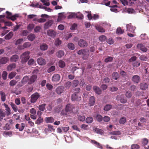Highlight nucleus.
<instances>
[{
    "label": "nucleus",
    "instance_id": "0e129e2a",
    "mask_svg": "<svg viewBox=\"0 0 149 149\" xmlns=\"http://www.w3.org/2000/svg\"><path fill=\"white\" fill-rule=\"evenodd\" d=\"M7 75V72L5 71H4L2 74V78L4 80H5L6 79Z\"/></svg>",
    "mask_w": 149,
    "mask_h": 149
},
{
    "label": "nucleus",
    "instance_id": "f8f14e48",
    "mask_svg": "<svg viewBox=\"0 0 149 149\" xmlns=\"http://www.w3.org/2000/svg\"><path fill=\"white\" fill-rule=\"evenodd\" d=\"M148 141L146 138H144L142 139V144L143 146H144V148L146 149H149V146H147L148 143Z\"/></svg>",
    "mask_w": 149,
    "mask_h": 149
},
{
    "label": "nucleus",
    "instance_id": "de8ad7c7",
    "mask_svg": "<svg viewBox=\"0 0 149 149\" xmlns=\"http://www.w3.org/2000/svg\"><path fill=\"white\" fill-rule=\"evenodd\" d=\"M61 43V40H59L58 38H57L56 39L55 42V45L56 46H58L60 45Z\"/></svg>",
    "mask_w": 149,
    "mask_h": 149
},
{
    "label": "nucleus",
    "instance_id": "0eeeda50",
    "mask_svg": "<svg viewBox=\"0 0 149 149\" xmlns=\"http://www.w3.org/2000/svg\"><path fill=\"white\" fill-rule=\"evenodd\" d=\"M120 1L124 6H131L134 4V3L131 1V0H120Z\"/></svg>",
    "mask_w": 149,
    "mask_h": 149
},
{
    "label": "nucleus",
    "instance_id": "052dcab7",
    "mask_svg": "<svg viewBox=\"0 0 149 149\" xmlns=\"http://www.w3.org/2000/svg\"><path fill=\"white\" fill-rule=\"evenodd\" d=\"M124 97V95L122 94L121 95H118L116 97V99L117 100H119L120 101Z\"/></svg>",
    "mask_w": 149,
    "mask_h": 149
},
{
    "label": "nucleus",
    "instance_id": "7c9ffc66",
    "mask_svg": "<svg viewBox=\"0 0 149 149\" xmlns=\"http://www.w3.org/2000/svg\"><path fill=\"white\" fill-rule=\"evenodd\" d=\"M19 15L18 14H16L9 17H6V18L9 19H10L12 21H14L16 19L17 17H19Z\"/></svg>",
    "mask_w": 149,
    "mask_h": 149
},
{
    "label": "nucleus",
    "instance_id": "aec40b11",
    "mask_svg": "<svg viewBox=\"0 0 149 149\" xmlns=\"http://www.w3.org/2000/svg\"><path fill=\"white\" fill-rule=\"evenodd\" d=\"M9 61V58L7 57H3L0 59V63L5 64Z\"/></svg>",
    "mask_w": 149,
    "mask_h": 149
},
{
    "label": "nucleus",
    "instance_id": "423d86ee",
    "mask_svg": "<svg viewBox=\"0 0 149 149\" xmlns=\"http://www.w3.org/2000/svg\"><path fill=\"white\" fill-rule=\"evenodd\" d=\"M138 49L140 50L141 51L146 52L148 50L147 47L145 46L143 44L140 43L138 44L137 46Z\"/></svg>",
    "mask_w": 149,
    "mask_h": 149
},
{
    "label": "nucleus",
    "instance_id": "a19ab883",
    "mask_svg": "<svg viewBox=\"0 0 149 149\" xmlns=\"http://www.w3.org/2000/svg\"><path fill=\"white\" fill-rule=\"evenodd\" d=\"M77 14L74 13H71L68 17V19H70L72 18L76 17Z\"/></svg>",
    "mask_w": 149,
    "mask_h": 149
},
{
    "label": "nucleus",
    "instance_id": "8fccbe9b",
    "mask_svg": "<svg viewBox=\"0 0 149 149\" xmlns=\"http://www.w3.org/2000/svg\"><path fill=\"white\" fill-rule=\"evenodd\" d=\"M46 104H45L40 105L39 107V109L42 111H43L45 109V106Z\"/></svg>",
    "mask_w": 149,
    "mask_h": 149
},
{
    "label": "nucleus",
    "instance_id": "58836bf2",
    "mask_svg": "<svg viewBox=\"0 0 149 149\" xmlns=\"http://www.w3.org/2000/svg\"><path fill=\"white\" fill-rule=\"evenodd\" d=\"M16 73L15 72H12L8 75V77L10 79L13 78L16 75Z\"/></svg>",
    "mask_w": 149,
    "mask_h": 149
},
{
    "label": "nucleus",
    "instance_id": "6e6552de",
    "mask_svg": "<svg viewBox=\"0 0 149 149\" xmlns=\"http://www.w3.org/2000/svg\"><path fill=\"white\" fill-rule=\"evenodd\" d=\"M78 45L81 47H87L88 46V43L84 40L81 39L78 42Z\"/></svg>",
    "mask_w": 149,
    "mask_h": 149
},
{
    "label": "nucleus",
    "instance_id": "9b49d317",
    "mask_svg": "<svg viewBox=\"0 0 149 149\" xmlns=\"http://www.w3.org/2000/svg\"><path fill=\"white\" fill-rule=\"evenodd\" d=\"M64 13H59L57 19L58 22H59L65 18L66 16L64 14Z\"/></svg>",
    "mask_w": 149,
    "mask_h": 149
},
{
    "label": "nucleus",
    "instance_id": "2f4dec72",
    "mask_svg": "<svg viewBox=\"0 0 149 149\" xmlns=\"http://www.w3.org/2000/svg\"><path fill=\"white\" fill-rule=\"evenodd\" d=\"M147 84L145 83H142L140 84V88L142 90H146L148 88Z\"/></svg>",
    "mask_w": 149,
    "mask_h": 149
},
{
    "label": "nucleus",
    "instance_id": "473e14b6",
    "mask_svg": "<svg viewBox=\"0 0 149 149\" xmlns=\"http://www.w3.org/2000/svg\"><path fill=\"white\" fill-rule=\"evenodd\" d=\"M95 27L96 29L99 32H104L105 31V29L101 26H95Z\"/></svg>",
    "mask_w": 149,
    "mask_h": 149
},
{
    "label": "nucleus",
    "instance_id": "c9c22d12",
    "mask_svg": "<svg viewBox=\"0 0 149 149\" xmlns=\"http://www.w3.org/2000/svg\"><path fill=\"white\" fill-rule=\"evenodd\" d=\"M68 47L69 49L72 50L74 49L75 48L74 45L72 43H69L68 45Z\"/></svg>",
    "mask_w": 149,
    "mask_h": 149
},
{
    "label": "nucleus",
    "instance_id": "1a4fd4ad",
    "mask_svg": "<svg viewBox=\"0 0 149 149\" xmlns=\"http://www.w3.org/2000/svg\"><path fill=\"white\" fill-rule=\"evenodd\" d=\"M126 27L127 30L131 32H134L135 29V27L132 26L131 24H127Z\"/></svg>",
    "mask_w": 149,
    "mask_h": 149
},
{
    "label": "nucleus",
    "instance_id": "b1692460",
    "mask_svg": "<svg viewBox=\"0 0 149 149\" xmlns=\"http://www.w3.org/2000/svg\"><path fill=\"white\" fill-rule=\"evenodd\" d=\"M60 76L58 74H55L52 77V80L54 81H58L60 79Z\"/></svg>",
    "mask_w": 149,
    "mask_h": 149
},
{
    "label": "nucleus",
    "instance_id": "393cba45",
    "mask_svg": "<svg viewBox=\"0 0 149 149\" xmlns=\"http://www.w3.org/2000/svg\"><path fill=\"white\" fill-rule=\"evenodd\" d=\"M93 130L98 134L101 135L104 134V131L101 129L95 128L93 129Z\"/></svg>",
    "mask_w": 149,
    "mask_h": 149
},
{
    "label": "nucleus",
    "instance_id": "7ed1b4c3",
    "mask_svg": "<svg viewBox=\"0 0 149 149\" xmlns=\"http://www.w3.org/2000/svg\"><path fill=\"white\" fill-rule=\"evenodd\" d=\"M30 52H26L23 53L21 55L22 62V63H24L27 62L28 59L30 58L29 54Z\"/></svg>",
    "mask_w": 149,
    "mask_h": 149
},
{
    "label": "nucleus",
    "instance_id": "412c9836",
    "mask_svg": "<svg viewBox=\"0 0 149 149\" xmlns=\"http://www.w3.org/2000/svg\"><path fill=\"white\" fill-rule=\"evenodd\" d=\"M95 99L94 97L93 96H91L90 97L89 102V105L90 106H93L95 103Z\"/></svg>",
    "mask_w": 149,
    "mask_h": 149
},
{
    "label": "nucleus",
    "instance_id": "f3484780",
    "mask_svg": "<svg viewBox=\"0 0 149 149\" xmlns=\"http://www.w3.org/2000/svg\"><path fill=\"white\" fill-rule=\"evenodd\" d=\"M64 89V87L63 86H60L56 88V91L57 94H60L63 92Z\"/></svg>",
    "mask_w": 149,
    "mask_h": 149
},
{
    "label": "nucleus",
    "instance_id": "864d4df0",
    "mask_svg": "<svg viewBox=\"0 0 149 149\" xmlns=\"http://www.w3.org/2000/svg\"><path fill=\"white\" fill-rule=\"evenodd\" d=\"M112 106L111 105H107L104 107V109L106 111H107L111 109Z\"/></svg>",
    "mask_w": 149,
    "mask_h": 149
},
{
    "label": "nucleus",
    "instance_id": "338daca9",
    "mask_svg": "<svg viewBox=\"0 0 149 149\" xmlns=\"http://www.w3.org/2000/svg\"><path fill=\"white\" fill-rule=\"evenodd\" d=\"M72 36V34L71 33H70L66 34L65 36V38L66 40L70 38H71Z\"/></svg>",
    "mask_w": 149,
    "mask_h": 149
},
{
    "label": "nucleus",
    "instance_id": "6ab92c4d",
    "mask_svg": "<svg viewBox=\"0 0 149 149\" xmlns=\"http://www.w3.org/2000/svg\"><path fill=\"white\" fill-rule=\"evenodd\" d=\"M16 68V65L15 63H12L9 65L7 67V70L10 71Z\"/></svg>",
    "mask_w": 149,
    "mask_h": 149
},
{
    "label": "nucleus",
    "instance_id": "69168bd1",
    "mask_svg": "<svg viewBox=\"0 0 149 149\" xmlns=\"http://www.w3.org/2000/svg\"><path fill=\"white\" fill-rule=\"evenodd\" d=\"M10 105L13 110L15 111L16 112L17 110V106L13 103H11Z\"/></svg>",
    "mask_w": 149,
    "mask_h": 149
},
{
    "label": "nucleus",
    "instance_id": "603ef678",
    "mask_svg": "<svg viewBox=\"0 0 149 149\" xmlns=\"http://www.w3.org/2000/svg\"><path fill=\"white\" fill-rule=\"evenodd\" d=\"M140 63L138 61H135L133 62L132 65L134 67H138L140 65Z\"/></svg>",
    "mask_w": 149,
    "mask_h": 149
},
{
    "label": "nucleus",
    "instance_id": "ddd939ff",
    "mask_svg": "<svg viewBox=\"0 0 149 149\" xmlns=\"http://www.w3.org/2000/svg\"><path fill=\"white\" fill-rule=\"evenodd\" d=\"M141 80L140 77L137 75H134L132 78V80L135 83H138Z\"/></svg>",
    "mask_w": 149,
    "mask_h": 149
},
{
    "label": "nucleus",
    "instance_id": "680f3d73",
    "mask_svg": "<svg viewBox=\"0 0 149 149\" xmlns=\"http://www.w3.org/2000/svg\"><path fill=\"white\" fill-rule=\"evenodd\" d=\"M25 126V125L24 123H22L21 125H19V130L20 131H22Z\"/></svg>",
    "mask_w": 149,
    "mask_h": 149
},
{
    "label": "nucleus",
    "instance_id": "c85d7f7f",
    "mask_svg": "<svg viewBox=\"0 0 149 149\" xmlns=\"http://www.w3.org/2000/svg\"><path fill=\"white\" fill-rule=\"evenodd\" d=\"M0 94L1 95V99L2 101L4 102L6 99L5 94L2 91H0Z\"/></svg>",
    "mask_w": 149,
    "mask_h": 149
},
{
    "label": "nucleus",
    "instance_id": "e2e57ef3",
    "mask_svg": "<svg viewBox=\"0 0 149 149\" xmlns=\"http://www.w3.org/2000/svg\"><path fill=\"white\" fill-rule=\"evenodd\" d=\"M125 96L127 98H130L132 96L131 92L129 91H127L125 94Z\"/></svg>",
    "mask_w": 149,
    "mask_h": 149
},
{
    "label": "nucleus",
    "instance_id": "a18cd8bd",
    "mask_svg": "<svg viewBox=\"0 0 149 149\" xmlns=\"http://www.w3.org/2000/svg\"><path fill=\"white\" fill-rule=\"evenodd\" d=\"M120 132L119 131H114L111 132L110 133V134L111 135H120Z\"/></svg>",
    "mask_w": 149,
    "mask_h": 149
},
{
    "label": "nucleus",
    "instance_id": "2eb2a0df",
    "mask_svg": "<svg viewBox=\"0 0 149 149\" xmlns=\"http://www.w3.org/2000/svg\"><path fill=\"white\" fill-rule=\"evenodd\" d=\"M37 78V76L36 75H32L29 79L28 84H31L35 82Z\"/></svg>",
    "mask_w": 149,
    "mask_h": 149
},
{
    "label": "nucleus",
    "instance_id": "9d476101",
    "mask_svg": "<svg viewBox=\"0 0 149 149\" xmlns=\"http://www.w3.org/2000/svg\"><path fill=\"white\" fill-rule=\"evenodd\" d=\"M71 100L72 101H79L81 100V97L77 95L73 94L71 96Z\"/></svg>",
    "mask_w": 149,
    "mask_h": 149
},
{
    "label": "nucleus",
    "instance_id": "20e7f679",
    "mask_svg": "<svg viewBox=\"0 0 149 149\" xmlns=\"http://www.w3.org/2000/svg\"><path fill=\"white\" fill-rule=\"evenodd\" d=\"M40 95L38 93H36L31 95V102L32 103H35L39 97Z\"/></svg>",
    "mask_w": 149,
    "mask_h": 149
},
{
    "label": "nucleus",
    "instance_id": "dca6fc26",
    "mask_svg": "<svg viewBox=\"0 0 149 149\" xmlns=\"http://www.w3.org/2000/svg\"><path fill=\"white\" fill-rule=\"evenodd\" d=\"M37 62L38 63L41 65H44L46 63L45 59L42 58H39L37 59Z\"/></svg>",
    "mask_w": 149,
    "mask_h": 149
},
{
    "label": "nucleus",
    "instance_id": "5fc2aeb1",
    "mask_svg": "<svg viewBox=\"0 0 149 149\" xmlns=\"http://www.w3.org/2000/svg\"><path fill=\"white\" fill-rule=\"evenodd\" d=\"M113 60V58L110 56H109L106 58L104 60V61L106 63L111 62Z\"/></svg>",
    "mask_w": 149,
    "mask_h": 149
},
{
    "label": "nucleus",
    "instance_id": "4468645a",
    "mask_svg": "<svg viewBox=\"0 0 149 149\" xmlns=\"http://www.w3.org/2000/svg\"><path fill=\"white\" fill-rule=\"evenodd\" d=\"M53 22L52 20H50L46 22L45 24L44 29H46L50 27L53 24Z\"/></svg>",
    "mask_w": 149,
    "mask_h": 149
},
{
    "label": "nucleus",
    "instance_id": "37998d69",
    "mask_svg": "<svg viewBox=\"0 0 149 149\" xmlns=\"http://www.w3.org/2000/svg\"><path fill=\"white\" fill-rule=\"evenodd\" d=\"M106 37L104 35H102L99 37V40L101 42L104 41L106 39Z\"/></svg>",
    "mask_w": 149,
    "mask_h": 149
},
{
    "label": "nucleus",
    "instance_id": "ea45409f",
    "mask_svg": "<svg viewBox=\"0 0 149 149\" xmlns=\"http://www.w3.org/2000/svg\"><path fill=\"white\" fill-rule=\"evenodd\" d=\"M29 79L28 76H25L24 77L22 80V82L23 83H25L29 81Z\"/></svg>",
    "mask_w": 149,
    "mask_h": 149
},
{
    "label": "nucleus",
    "instance_id": "a878e982",
    "mask_svg": "<svg viewBox=\"0 0 149 149\" xmlns=\"http://www.w3.org/2000/svg\"><path fill=\"white\" fill-rule=\"evenodd\" d=\"M64 55V52L62 50H59L56 53V55L58 58H61Z\"/></svg>",
    "mask_w": 149,
    "mask_h": 149
},
{
    "label": "nucleus",
    "instance_id": "774afa93",
    "mask_svg": "<svg viewBox=\"0 0 149 149\" xmlns=\"http://www.w3.org/2000/svg\"><path fill=\"white\" fill-rule=\"evenodd\" d=\"M140 60L142 61H146L147 59V57L144 55H141L139 57Z\"/></svg>",
    "mask_w": 149,
    "mask_h": 149
},
{
    "label": "nucleus",
    "instance_id": "f704fd0d",
    "mask_svg": "<svg viewBox=\"0 0 149 149\" xmlns=\"http://www.w3.org/2000/svg\"><path fill=\"white\" fill-rule=\"evenodd\" d=\"M125 10L128 13H133L135 12L134 10L131 8H126L125 9Z\"/></svg>",
    "mask_w": 149,
    "mask_h": 149
},
{
    "label": "nucleus",
    "instance_id": "a211bd4d",
    "mask_svg": "<svg viewBox=\"0 0 149 149\" xmlns=\"http://www.w3.org/2000/svg\"><path fill=\"white\" fill-rule=\"evenodd\" d=\"M3 105L5 107L6 111V114L7 116H8L11 114V110L10 108L9 107L8 105L6 104L5 103H4Z\"/></svg>",
    "mask_w": 149,
    "mask_h": 149
},
{
    "label": "nucleus",
    "instance_id": "3c124183",
    "mask_svg": "<svg viewBox=\"0 0 149 149\" xmlns=\"http://www.w3.org/2000/svg\"><path fill=\"white\" fill-rule=\"evenodd\" d=\"M85 13H88L87 17L89 20H91L92 19L93 16L91 14V12L90 11H85Z\"/></svg>",
    "mask_w": 149,
    "mask_h": 149
},
{
    "label": "nucleus",
    "instance_id": "6e6d98bb",
    "mask_svg": "<svg viewBox=\"0 0 149 149\" xmlns=\"http://www.w3.org/2000/svg\"><path fill=\"white\" fill-rule=\"evenodd\" d=\"M35 63V61L33 59H30L28 62V63L29 65H32Z\"/></svg>",
    "mask_w": 149,
    "mask_h": 149
},
{
    "label": "nucleus",
    "instance_id": "cd10ccee",
    "mask_svg": "<svg viewBox=\"0 0 149 149\" xmlns=\"http://www.w3.org/2000/svg\"><path fill=\"white\" fill-rule=\"evenodd\" d=\"M36 38L35 35L32 33H31L27 36L28 39L30 41H33Z\"/></svg>",
    "mask_w": 149,
    "mask_h": 149
},
{
    "label": "nucleus",
    "instance_id": "39448f33",
    "mask_svg": "<svg viewBox=\"0 0 149 149\" xmlns=\"http://www.w3.org/2000/svg\"><path fill=\"white\" fill-rule=\"evenodd\" d=\"M47 33L49 36L52 38H54L57 35L56 32L51 29L48 30L47 32Z\"/></svg>",
    "mask_w": 149,
    "mask_h": 149
},
{
    "label": "nucleus",
    "instance_id": "bf43d9fd",
    "mask_svg": "<svg viewBox=\"0 0 149 149\" xmlns=\"http://www.w3.org/2000/svg\"><path fill=\"white\" fill-rule=\"evenodd\" d=\"M34 26V25L33 24H30L27 26V29L29 30L32 29Z\"/></svg>",
    "mask_w": 149,
    "mask_h": 149
},
{
    "label": "nucleus",
    "instance_id": "5701e85b",
    "mask_svg": "<svg viewBox=\"0 0 149 149\" xmlns=\"http://www.w3.org/2000/svg\"><path fill=\"white\" fill-rule=\"evenodd\" d=\"M93 89L96 93L99 95L101 93V90L99 87L94 86L93 87Z\"/></svg>",
    "mask_w": 149,
    "mask_h": 149
},
{
    "label": "nucleus",
    "instance_id": "4d7b16f0",
    "mask_svg": "<svg viewBox=\"0 0 149 149\" xmlns=\"http://www.w3.org/2000/svg\"><path fill=\"white\" fill-rule=\"evenodd\" d=\"M23 41V39L22 38L18 39L15 42V45H17L22 43Z\"/></svg>",
    "mask_w": 149,
    "mask_h": 149
},
{
    "label": "nucleus",
    "instance_id": "79ce46f5",
    "mask_svg": "<svg viewBox=\"0 0 149 149\" xmlns=\"http://www.w3.org/2000/svg\"><path fill=\"white\" fill-rule=\"evenodd\" d=\"M55 69V67L53 65L49 68L47 70V71L48 73H50L54 71Z\"/></svg>",
    "mask_w": 149,
    "mask_h": 149
},
{
    "label": "nucleus",
    "instance_id": "c03bdc74",
    "mask_svg": "<svg viewBox=\"0 0 149 149\" xmlns=\"http://www.w3.org/2000/svg\"><path fill=\"white\" fill-rule=\"evenodd\" d=\"M139 146L136 144H133L131 146V149H139Z\"/></svg>",
    "mask_w": 149,
    "mask_h": 149
},
{
    "label": "nucleus",
    "instance_id": "72a5a7b5",
    "mask_svg": "<svg viewBox=\"0 0 149 149\" xmlns=\"http://www.w3.org/2000/svg\"><path fill=\"white\" fill-rule=\"evenodd\" d=\"M13 35V33L12 32H10L8 34L6 35L4 37L5 38L6 40L10 39Z\"/></svg>",
    "mask_w": 149,
    "mask_h": 149
},
{
    "label": "nucleus",
    "instance_id": "4be33fe9",
    "mask_svg": "<svg viewBox=\"0 0 149 149\" xmlns=\"http://www.w3.org/2000/svg\"><path fill=\"white\" fill-rule=\"evenodd\" d=\"M19 56L17 55L12 56L10 58V61L12 62H16L18 59Z\"/></svg>",
    "mask_w": 149,
    "mask_h": 149
},
{
    "label": "nucleus",
    "instance_id": "c756f323",
    "mask_svg": "<svg viewBox=\"0 0 149 149\" xmlns=\"http://www.w3.org/2000/svg\"><path fill=\"white\" fill-rule=\"evenodd\" d=\"M112 77L115 80H117L119 77V75L116 72H114L112 74Z\"/></svg>",
    "mask_w": 149,
    "mask_h": 149
},
{
    "label": "nucleus",
    "instance_id": "f257e3e1",
    "mask_svg": "<svg viewBox=\"0 0 149 149\" xmlns=\"http://www.w3.org/2000/svg\"><path fill=\"white\" fill-rule=\"evenodd\" d=\"M74 109V105L70 104H68L66 106L65 110H63L61 112V114L63 115H66L68 113V112L74 113L75 112L73 111V109Z\"/></svg>",
    "mask_w": 149,
    "mask_h": 149
},
{
    "label": "nucleus",
    "instance_id": "e433bc0d",
    "mask_svg": "<svg viewBox=\"0 0 149 149\" xmlns=\"http://www.w3.org/2000/svg\"><path fill=\"white\" fill-rule=\"evenodd\" d=\"M11 122H10L9 123H7L5 126L6 129L7 130H10L12 126V123H11Z\"/></svg>",
    "mask_w": 149,
    "mask_h": 149
},
{
    "label": "nucleus",
    "instance_id": "09e8293b",
    "mask_svg": "<svg viewBox=\"0 0 149 149\" xmlns=\"http://www.w3.org/2000/svg\"><path fill=\"white\" fill-rule=\"evenodd\" d=\"M31 45V43L28 42H25L23 45V47L24 48H27L30 47Z\"/></svg>",
    "mask_w": 149,
    "mask_h": 149
},
{
    "label": "nucleus",
    "instance_id": "4c0bfd02",
    "mask_svg": "<svg viewBox=\"0 0 149 149\" xmlns=\"http://www.w3.org/2000/svg\"><path fill=\"white\" fill-rule=\"evenodd\" d=\"M58 65L59 67L63 68L65 66V64L64 61L62 60H60L58 62Z\"/></svg>",
    "mask_w": 149,
    "mask_h": 149
},
{
    "label": "nucleus",
    "instance_id": "bb28decb",
    "mask_svg": "<svg viewBox=\"0 0 149 149\" xmlns=\"http://www.w3.org/2000/svg\"><path fill=\"white\" fill-rule=\"evenodd\" d=\"M48 45L45 43H42L41 44L40 46V49L42 51H45L48 48Z\"/></svg>",
    "mask_w": 149,
    "mask_h": 149
},
{
    "label": "nucleus",
    "instance_id": "13d9d810",
    "mask_svg": "<svg viewBox=\"0 0 149 149\" xmlns=\"http://www.w3.org/2000/svg\"><path fill=\"white\" fill-rule=\"evenodd\" d=\"M123 32L120 27H118L117 29L116 33L118 34H122Z\"/></svg>",
    "mask_w": 149,
    "mask_h": 149
},
{
    "label": "nucleus",
    "instance_id": "49530a36",
    "mask_svg": "<svg viewBox=\"0 0 149 149\" xmlns=\"http://www.w3.org/2000/svg\"><path fill=\"white\" fill-rule=\"evenodd\" d=\"M95 120L97 121H101L103 119L102 116L100 115L97 114L95 117Z\"/></svg>",
    "mask_w": 149,
    "mask_h": 149
},
{
    "label": "nucleus",
    "instance_id": "f03ea898",
    "mask_svg": "<svg viewBox=\"0 0 149 149\" xmlns=\"http://www.w3.org/2000/svg\"><path fill=\"white\" fill-rule=\"evenodd\" d=\"M79 55L82 56L84 59H86L88 58L89 55V51L86 49H82L77 52Z\"/></svg>",
    "mask_w": 149,
    "mask_h": 149
}]
</instances>
